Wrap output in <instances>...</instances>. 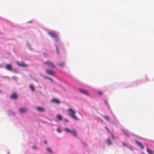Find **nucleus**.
I'll return each instance as SVG.
<instances>
[{
  "instance_id": "13",
  "label": "nucleus",
  "mask_w": 154,
  "mask_h": 154,
  "mask_svg": "<svg viewBox=\"0 0 154 154\" xmlns=\"http://www.w3.org/2000/svg\"><path fill=\"white\" fill-rule=\"evenodd\" d=\"M146 151L149 154H154V152L149 149L148 148H147Z\"/></svg>"
},
{
  "instance_id": "2",
  "label": "nucleus",
  "mask_w": 154,
  "mask_h": 154,
  "mask_svg": "<svg viewBox=\"0 0 154 154\" xmlns=\"http://www.w3.org/2000/svg\"><path fill=\"white\" fill-rule=\"evenodd\" d=\"M48 34L50 35L51 37L54 38L56 41H58L59 40V38L55 33L54 32H49Z\"/></svg>"
},
{
  "instance_id": "4",
  "label": "nucleus",
  "mask_w": 154,
  "mask_h": 154,
  "mask_svg": "<svg viewBox=\"0 0 154 154\" xmlns=\"http://www.w3.org/2000/svg\"><path fill=\"white\" fill-rule=\"evenodd\" d=\"M16 63L18 65L20 66L26 67L28 66L23 61L21 62L17 61Z\"/></svg>"
},
{
  "instance_id": "26",
  "label": "nucleus",
  "mask_w": 154,
  "mask_h": 154,
  "mask_svg": "<svg viewBox=\"0 0 154 154\" xmlns=\"http://www.w3.org/2000/svg\"><path fill=\"white\" fill-rule=\"evenodd\" d=\"M32 149H36L37 148L35 146H33L32 147Z\"/></svg>"
},
{
  "instance_id": "22",
  "label": "nucleus",
  "mask_w": 154,
  "mask_h": 154,
  "mask_svg": "<svg viewBox=\"0 0 154 154\" xmlns=\"http://www.w3.org/2000/svg\"><path fill=\"white\" fill-rule=\"evenodd\" d=\"M47 150L50 153H52V150L49 147L47 148Z\"/></svg>"
},
{
  "instance_id": "25",
  "label": "nucleus",
  "mask_w": 154,
  "mask_h": 154,
  "mask_svg": "<svg viewBox=\"0 0 154 154\" xmlns=\"http://www.w3.org/2000/svg\"><path fill=\"white\" fill-rule=\"evenodd\" d=\"M98 94L100 95H101L102 94V93L101 91H99V92H98Z\"/></svg>"
},
{
  "instance_id": "18",
  "label": "nucleus",
  "mask_w": 154,
  "mask_h": 154,
  "mask_svg": "<svg viewBox=\"0 0 154 154\" xmlns=\"http://www.w3.org/2000/svg\"><path fill=\"white\" fill-rule=\"evenodd\" d=\"M103 117L106 120L108 121H109L110 120V118L108 116H103Z\"/></svg>"
},
{
  "instance_id": "3",
  "label": "nucleus",
  "mask_w": 154,
  "mask_h": 154,
  "mask_svg": "<svg viewBox=\"0 0 154 154\" xmlns=\"http://www.w3.org/2000/svg\"><path fill=\"white\" fill-rule=\"evenodd\" d=\"M44 64H47L48 66L51 67H54L55 65L53 63L49 61H47L46 62H44L43 63Z\"/></svg>"
},
{
  "instance_id": "5",
  "label": "nucleus",
  "mask_w": 154,
  "mask_h": 154,
  "mask_svg": "<svg viewBox=\"0 0 154 154\" xmlns=\"http://www.w3.org/2000/svg\"><path fill=\"white\" fill-rule=\"evenodd\" d=\"M45 72L51 75H54L55 74L54 71L49 69H46Z\"/></svg>"
},
{
  "instance_id": "29",
  "label": "nucleus",
  "mask_w": 154,
  "mask_h": 154,
  "mask_svg": "<svg viewBox=\"0 0 154 154\" xmlns=\"http://www.w3.org/2000/svg\"><path fill=\"white\" fill-rule=\"evenodd\" d=\"M57 131L59 133H60V129H58L57 130Z\"/></svg>"
},
{
  "instance_id": "27",
  "label": "nucleus",
  "mask_w": 154,
  "mask_h": 154,
  "mask_svg": "<svg viewBox=\"0 0 154 154\" xmlns=\"http://www.w3.org/2000/svg\"><path fill=\"white\" fill-rule=\"evenodd\" d=\"M56 50H57V53L58 54L59 53V50H58V47H57V46H56Z\"/></svg>"
},
{
  "instance_id": "17",
  "label": "nucleus",
  "mask_w": 154,
  "mask_h": 154,
  "mask_svg": "<svg viewBox=\"0 0 154 154\" xmlns=\"http://www.w3.org/2000/svg\"><path fill=\"white\" fill-rule=\"evenodd\" d=\"M72 134H73V135L75 136H76V131H75V129H73L72 130V132H71V133Z\"/></svg>"
},
{
  "instance_id": "28",
  "label": "nucleus",
  "mask_w": 154,
  "mask_h": 154,
  "mask_svg": "<svg viewBox=\"0 0 154 154\" xmlns=\"http://www.w3.org/2000/svg\"><path fill=\"white\" fill-rule=\"evenodd\" d=\"M112 137L113 139H115V136L113 134H112Z\"/></svg>"
},
{
  "instance_id": "21",
  "label": "nucleus",
  "mask_w": 154,
  "mask_h": 154,
  "mask_svg": "<svg viewBox=\"0 0 154 154\" xmlns=\"http://www.w3.org/2000/svg\"><path fill=\"white\" fill-rule=\"evenodd\" d=\"M65 65V63L64 62H61L59 63V66L62 67H63Z\"/></svg>"
},
{
  "instance_id": "23",
  "label": "nucleus",
  "mask_w": 154,
  "mask_h": 154,
  "mask_svg": "<svg viewBox=\"0 0 154 154\" xmlns=\"http://www.w3.org/2000/svg\"><path fill=\"white\" fill-rule=\"evenodd\" d=\"M122 144L124 146H126L127 147H128V144L126 143L125 142H122Z\"/></svg>"
},
{
  "instance_id": "1",
  "label": "nucleus",
  "mask_w": 154,
  "mask_h": 154,
  "mask_svg": "<svg viewBox=\"0 0 154 154\" xmlns=\"http://www.w3.org/2000/svg\"><path fill=\"white\" fill-rule=\"evenodd\" d=\"M68 114L72 118L75 120H79V119L75 116V112L72 109L69 108L67 110Z\"/></svg>"
},
{
  "instance_id": "12",
  "label": "nucleus",
  "mask_w": 154,
  "mask_h": 154,
  "mask_svg": "<svg viewBox=\"0 0 154 154\" xmlns=\"http://www.w3.org/2000/svg\"><path fill=\"white\" fill-rule=\"evenodd\" d=\"M37 109L40 112H43L45 111L44 109L42 107H37Z\"/></svg>"
},
{
  "instance_id": "9",
  "label": "nucleus",
  "mask_w": 154,
  "mask_h": 154,
  "mask_svg": "<svg viewBox=\"0 0 154 154\" xmlns=\"http://www.w3.org/2000/svg\"><path fill=\"white\" fill-rule=\"evenodd\" d=\"M17 95L15 93H14L11 96V97L13 99H16L17 98Z\"/></svg>"
},
{
  "instance_id": "10",
  "label": "nucleus",
  "mask_w": 154,
  "mask_h": 154,
  "mask_svg": "<svg viewBox=\"0 0 154 154\" xmlns=\"http://www.w3.org/2000/svg\"><path fill=\"white\" fill-rule=\"evenodd\" d=\"M6 69L8 70H10L12 69V66L10 64H7L6 66Z\"/></svg>"
},
{
  "instance_id": "35",
  "label": "nucleus",
  "mask_w": 154,
  "mask_h": 154,
  "mask_svg": "<svg viewBox=\"0 0 154 154\" xmlns=\"http://www.w3.org/2000/svg\"><path fill=\"white\" fill-rule=\"evenodd\" d=\"M1 92H2V91L1 90H0V93H1Z\"/></svg>"
},
{
  "instance_id": "33",
  "label": "nucleus",
  "mask_w": 154,
  "mask_h": 154,
  "mask_svg": "<svg viewBox=\"0 0 154 154\" xmlns=\"http://www.w3.org/2000/svg\"><path fill=\"white\" fill-rule=\"evenodd\" d=\"M105 103L106 104H107V103L106 101H105Z\"/></svg>"
},
{
  "instance_id": "20",
  "label": "nucleus",
  "mask_w": 154,
  "mask_h": 154,
  "mask_svg": "<svg viewBox=\"0 0 154 154\" xmlns=\"http://www.w3.org/2000/svg\"><path fill=\"white\" fill-rule=\"evenodd\" d=\"M65 131L68 132V133H71L72 132V130H70L68 128H66L65 129Z\"/></svg>"
},
{
  "instance_id": "15",
  "label": "nucleus",
  "mask_w": 154,
  "mask_h": 154,
  "mask_svg": "<svg viewBox=\"0 0 154 154\" xmlns=\"http://www.w3.org/2000/svg\"><path fill=\"white\" fill-rule=\"evenodd\" d=\"M122 131L123 132V133L126 136H127L128 137H129V135L128 134V132H127L126 131H125L124 130H122Z\"/></svg>"
},
{
  "instance_id": "24",
  "label": "nucleus",
  "mask_w": 154,
  "mask_h": 154,
  "mask_svg": "<svg viewBox=\"0 0 154 154\" xmlns=\"http://www.w3.org/2000/svg\"><path fill=\"white\" fill-rule=\"evenodd\" d=\"M105 128L109 132V133H110V131L108 129V128H107V127H105Z\"/></svg>"
},
{
  "instance_id": "34",
  "label": "nucleus",
  "mask_w": 154,
  "mask_h": 154,
  "mask_svg": "<svg viewBox=\"0 0 154 154\" xmlns=\"http://www.w3.org/2000/svg\"><path fill=\"white\" fill-rule=\"evenodd\" d=\"M83 144H84V145H86V146H87V145L86 144H85V143H83Z\"/></svg>"
},
{
  "instance_id": "30",
  "label": "nucleus",
  "mask_w": 154,
  "mask_h": 154,
  "mask_svg": "<svg viewBox=\"0 0 154 154\" xmlns=\"http://www.w3.org/2000/svg\"><path fill=\"white\" fill-rule=\"evenodd\" d=\"M47 79H48L49 80H50L51 81H53L52 79L51 78H47Z\"/></svg>"
},
{
  "instance_id": "7",
  "label": "nucleus",
  "mask_w": 154,
  "mask_h": 154,
  "mask_svg": "<svg viewBox=\"0 0 154 154\" xmlns=\"http://www.w3.org/2000/svg\"><path fill=\"white\" fill-rule=\"evenodd\" d=\"M51 102L53 103H56L57 104H59L60 103V101L57 99L53 98L51 100Z\"/></svg>"
},
{
  "instance_id": "14",
  "label": "nucleus",
  "mask_w": 154,
  "mask_h": 154,
  "mask_svg": "<svg viewBox=\"0 0 154 154\" xmlns=\"http://www.w3.org/2000/svg\"><path fill=\"white\" fill-rule=\"evenodd\" d=\"M57 118L60 120H62V116L60 114H58L57 116Z\"/></svg>"
},
{
  "instance_id": "8",
  "label": "nucleus",
  "mask_w": 154,
  "mask_h": 154,
  "mask_svg": "<svg viewBox=\"0 0 154 154\" xmlns=\"http://www.w3.org/2000/svg\"><path fill=\"white\" fill-rule=\"evenodd\" d=\"M135 142L137 144V145L140 147H141L142 149H144V147L143 146L142 144L138 141L137 140H135Z\"/></svg>"
},
{
  "instance_id": "32",
  "label": "nucleus",
  "mask_w": 154,
  "mask_h": 154,
  "mask_svg": "<svg viewBox=\"0 0 154 154\" xmlns=\"http://www.w3.org/2000/svg\"><path fill=\"white\" fill-rule=\"evenodd\" d=\"M44 143H45V144H46V143H47V142H46V141H44Z\"/></svg>"
},
{
  "instance_id": "19",
  "label": "nucleus",
  "mask_w": 154,
  "mask_h": 154,
  "mask_svg": "<svg viewBox=\"0 0 154 154\" xmlns=\"http://www.w3.org/2000/svg\"><path fill=\"white\" fill-rule=\"evenodd\" d=\"M29 86L30 88H31V89L32 91H35L34 88L32 85H30Z\"/></svg>"
},
{
  "instance_id": "6",
  "label": "nucleus",
  "mask_w": 154,
  "mask_h": 154,
  "mask_svg": "<svg viewBox=\"0 0 154 154\" xmlns=\"http://www.w3.org/2000/svg\"><path fill=\"white\" fill-rule=\"evenodd\" d=\"M79 91L81 92V93L84 94H85L89 95V94L88 93V91L86 90H85L82 89H79Z\"/></svg>"
},
{
  "instance_id": "16",
  "label": "nucleus",
  "mask_w": 154,
  "mask_h": 154,
  "mask_svg": "<svg viewBox=\"0 0 154 154\" xmlns=\"http://www.w3.org/2000/svg\"><path fill=\"white\" fill-rule=\"evenodd\" d=\"M106 142L107 144L109 145H111L112 144L111 141L109 138L107 139Z\"/></svg>"
},
{
  "instance_id": "31",
  "label": "nucleus",
  "mask_w": 154,
  "mask_h": 154,
  "mask_svg": "<svg viewBox=\"0 0 154 154\" xmlns=\"http://www.w3.org/2000/svg\"><path fill=\"white\" fill-rule=\"evenodd\" d=\"M64 120L66 122H69V121L68 120L66 119H64Z\"/></svg>"
},
{
  "instance_id": "11",
  "label": "nucleus",
  "mask_w": 154,
  "mask_h": 154,
  "mask_svg": "<svg viewBox=\"0 0 154 154\" xmlns=\"http://www.w3.org/2000/svg\"><path fill=\"white\" fill-rule=\"evenodd\" d=\"M27 109L26 108H20L19 109V111L21 113H24L27 111Z\"/></svg>"
}]
</instances>
